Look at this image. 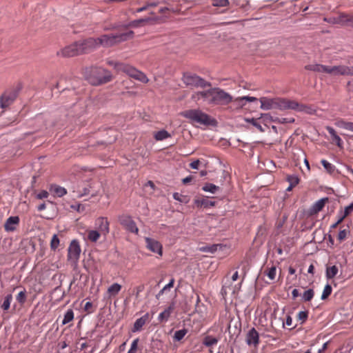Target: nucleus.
Listing matches in <instances>:
<instances>
[{"label":"nucleus","mask_w":353,"mask_h":353,"mask_svg":"<svg viewBox=\"0 0 353 353\" xmlns=\"http://www.w3.org/2000/svg\"><path fill=\"white\" fill-rule=\"evenodd\" d=\"M259 101L261 102V108L264 110L276 109L280 110H294L307 114H313L315 112V110L312 106L286 99L261 97Z\"/></svg>","instance_id":"1"},{"label":"nucleus","mask_w":353,"mask_h":353,"mask_svg":"<svg viewBox=\"0 0 353 353\" xmlns=\"http://www.w3.org/2000/svg\"><path fill=\"white\" fill-rule=\"evenodd\" d=\"M305 70L317 73H325L330 76H353V68L346 65H325L322 64H309L305 66Z\"/></svg>","instance_id":"2"},{"label":"nucleus","mask_w":353,"mask_h":353,"mask_svg":"<svg viewBox=\"0 0 353 353\" xmlns=\"http://www.w3.org/2000/svg\"><path fill=\"white\" fill-rule=\"evenodd\" d=\"M84 76L94 85L106 83L112 79L111 72L101 67L86 68L84 70Z\"/></svg>","instance_id":"3"},{"label":"nucleus","mask_w":353,"mask_h":353,"mask_svg":"<svg viewBox=\"0 0 353 353\" xmlns=\"http://www.w3.org/2000/svg\"><path fill=\"white\" fill-rule=\"evenodd\" d=\"M108 63L110 65H112L118 72H124L130 77L134 78L138 81H140L142 83H146L149 81V79L144 73L137 70L132 65L123 63L113 61H109Z\"/></svg>","instance_id":"4"},{"label":"nucleus","mask_w":353,"mask_h":353,"mask_svg":"<svg viewBox=\"0 0 353 353\" xmlns=\"http://www.w3.org/2000/svg\"><path fill=\"white\" fill-rule=\"evenodd\" d=\"M133 34L132 31L128 32L126 33L123 34H103L100 37L96 38L97 47L99 48L101 46L103 48H109L111 47L121 41L126 40L128 38L130 37Z\"/></svg>","instance_id":"5"},{"label":"nucleus","mask_w":353,"mask_h":353,"mask_svg":"<svg viewBox=\"0 0 353 353\" xmlns=\"http://www.w3.org/2000/svg\"><path fill=\"white\" fill-rule=\"evenodd\" d=\"M208 103L214 105H227L232 101V97L219 88L208 90Z\"/></svg>","instance_id":"6"},{"label":"nucleus","mask_w":353,"mask_h":353,"mask_svg":"<svg viewBox=\"0 0 353 353\" xmlns=\"http://www.w3.org/2000/svg\"><path fill=\"white\" fill-rule=\"evenodd\" d=\"M181 115L193 123L203 125H210L212 123L210 117L200 110H188L183 112Z\"/></svg>","instance_id":"7"},{"label":"nucleus","mask_w":353,"mask_h":353,"mask_svg":"<svg viewBox=\"0 0 353 353\" xmlns=\"http://www.w3.org/2000/svg\"><path fill=\"white\" fill-rule=\"evenodd\" d=\"M81 250L79 243L77 240H72L68 249V260L72 265H77Z\"/></svg>","instance_id":"8"},{"label":"nucleus","mask_w":353,"mask_h":353,"mask_svg":"<svg viewBox=\"0 0 353 353\" xmlns=\"http://www.w3.org/2000/svg\"><path fill=\"white\" fill-rule=\"evenodd\" d=\"M183 81L186 85L205 88L210 83L197 75L186 73L183 74Z\"/></svg>","instance_id":"9"},{"label":"nucleus","mask_w":353,"mask_h":353,"mask_svg":"<svg viewBox=\"0 0 353 353\" xmlns=\"http://www.w3.org/2000/svg\"><path fill=\"white\" fill-rule=\"evenodd\" d=\"M118 221L119 223L127 231L137 234L139 233V228H137L136 223L132 219V216L128 214H121L118 216Z\"/></svg>","instance_id":"10"},{"label":"nucleus","mask_w":353,"mask_h":353,"mask_svg":"<svg viewBox=\"0 0 353 353\" xmlns=\"http://www.w3.org/2000/svg\"><path fill=\"white\" fill-rule=\"evenodd\" d=\"M81 54L78 41L74 42L73 43L68 45L60 50L57 51V55L58 57L68 58L75 56H78Z\"/></svg>","instance_id":"11"},{"label":"nucleus","mask_w":353,"mask_h":353,"mask_svg":"<svg viewBox=\"0 0 353 353\" xmlns=\"http://www.w3.org/2000/svg\"><path fill=\"white\" fill-rule=\"evenodd\" d=\"M77 41L81 54L89 53L98 48L96 38L90 37Z\"/></svg>","instance_id":"12"},{"label":"nucleus","mask_w":353,"mask_h":353,"mask_svg":"<svg viewBox=\"0 0 353 353\" xmlns=\"http://www.w3.org/2000/svg\"><path fill=\"white\" fill-rule=\"evenodd\" d=\"M145 247L150 251L158 254L159 256L163 255V246L161 243L150 237L145 238Z\"/></svg>","instance_id":"13"},{"label":"nucleus","mask_w":353,"mask_h":353,"mask_svg":"<svg viewBox=\"0 0 353 353\" xmlns=\"http://www.w3.org/2000/svg\"><path fill=\"white\" fill-rule=\"evenodd\" d=\"M17 97L14 91H6L0 97V106L1 108H6L10 105Z\"/></svg>","instance_id":"14"},{"label":"nucleus","mask_w":353,"mask_h":353,"mask_svg":"<svg viewBox=\"0 0 353 353\" xmlns=\"http://www.w3.org/2000/svg\"><path fill=\"white\" fill-rule=\"evenodd\" d=\"M109 221L105 217H99L95 221V227L97 231H99L101 235L106 236L110 232Z\"/></svg>","instance_id":"15"},{"label":"nucleus","mask_w":353,"mask_h":353,"mask_svg":"<svg viewBox=\"0 0 353 353\" xmlns=\"http://www.w3.org/2000/svg\"><path fill=\"white\" fill-rule=\"evenodd\" d=\"M245 341L248 345L254 347H257L260 341L259 334L256 330L254 327L250 329L246 334Z\"/></svg>","instance_id":"16"},{"label":"nucleus","mask_w":353,"mask_h":353,"mask_svg":"<svg viewBox=\"0 0 353 353\" xmlns=\"http://www.w3.org/2000/svg\"><path fill=\"white\" fill-rule=\"evenodd\" d=\"M353 211V203L350 205L345 208L343 212L340 211L338 213V220L336 223L331 225V228L335 229L337 226L347 216H349Z\"/></svg>","instance_id":"17"},{"label":"nucleus","mask_w":353,"mask_h":353,"mask_svg":"<svg viewBox=\"0 0 353 353\" xmlns=\"http://www.w3.org/2000/svg\"><path fill=\"white\" fill-rule=\"evenodd\" d=\"M19 224V218L17 216H10L4 224V229L7 232H13L16 230Z\"/></svg>","instance_id":"18"},{"label":"nucleus","mask_w":353,"mask_h":353,"mask_svg":"<svg viewBox=\"0 0 353 353\" xmlns=\"http://www.w3.org/2000/svg\"><path fill=\"white\" fill-rule=\"evenodd\" d=\"M149 321V314L146 313L141 318L136 320L134 323L132 332H137L141 330L144 325Z\"/></svg>","instance_id":"19"},{"label":"nucleus","mask_w":353,"mask_h":353,"mask_svg":"<svg viewBox=\"0 0 353 353\" xmlns=\"http://www.w3.org/2000/svg\"><path fill=\"white\" fill-rule=\"evenodd\" d=\"M328 200L327 197H325L315 202L310 209V214H316L321 211L325 207V205L328 202Z\"/></svg>","instance_id":"20"},{"label":"nucleus","mask_w":353,"mask_h":353,"mask_svg":"<svg viewBox=\"0 0 353 353\" xmlns=\"http://www.w3.org/2000/svg\"><path fill=\"white\" fill-rule=\"evenodd\" d=\"M325 128L331 136L332 142L334 143L339 148H343V142L341 137L336 134L335 130L330 126H326Z\"/></svg>","instance_id":"21"},{"label":"nucleus","mask_w":353,"mask_h":353,"mask_svg":"<svg viewBox=\"0 0 353 353\" xmlns=\"http://www.w3.org/2000/svg\"><path fill=\"white\" fill-rule=\"evenodd\" d=\"M49 191L54 196L62 197L67 194V190L60 185L56 184H51L49 188Z\"/></svg>","instance_id":"22"},{"label":"nucleus","mask_w":353,"mask_h":353,"mask_svg":"<svg viewBox=\"0 0 353 353\" xmlns=\"http://www.w3.org/2000/svg\"><path fill=\"white\" fill-rule=\"evenodd\" d=\"M90 184H82L81 185L78 186V188L77 190H73V192L77 193V196L78 198H81L83 196H85L90 193Z\"/></svg>","instance_id":"23"},{"label":"nucleus","mask_w":353,"mask_h":353,"mask_svg":"<svg viewBox=\"0 0 353 353\" xmlns=\"http://www.w3.org/2000/svg\"><path fill=\"white\" fill-rule=\"evenodd\" d=\"M121 288L122 286L117 283H114L111 285L107 290V295L108 298L110 299L113 296H116L119 293Z\"/></svg>","instance_id":"24"},{"label":"nucleus","mask_w":353,"mask_h":353,"mask_svg":"<svg viewBox=\"0 0 353 353\" xmlns=\"http://www.w3.org/2000/svg\"><path fill=\"white\" fill-rule=\"evenodd\" d=\"M173 306L170 305L163 312H161L158 317L159 321H160L161 322L168 321L171 313L173 311Z\"/></svg>","instance_id":"25"},{"label":"nucleus","mask_w":353,"mask_h":353,"mask_svg":"<svg viewBox=\"0 0 353 353\" xmlns=\"http://www.w3.org/2000/svg\"><path fill=\"white\" fill-rule=\"evenodd\" d=\"M208 90L203 91V92H197L194 93L192 95V99L196 102L199 101L200 99H203V101H208Z\"/></svg>","instance_id":"26"},{"label":"nucleus","mask_w":353,"mask_h":353,"mask_svg":"<svg viewBox=\"0 0 353 353\" xmlns=\"http://www.w3.org/2000/svg\"><path fill=\"white\" fill-rule=\"evenodd\" d=\"M101 234L96 230H90L87 231V239L91 242H97Z\"/></svg>","instance_id":"27"},{"label":"nucleus","mask_w":353,"mask_h":353,"mask_svg":"<svg viewBox=\"0 0 353 353\" xmlns=\"http://www.w3.org/2000/svg\"><path fill=\"white\" fill-rule=\"evenodd\" d=\"M256 100L257 99L256 97L245 96L235 99L234 102H236L240 107H243L245 105V103H244L245 101L248 102H253Z\"/></svg>","instance_id":"28"},{"label":"nucleus","mask_w":353,"mask_h":353,"mask_svg":"<svg viewBox=\"0 0 353 353\" xmlns=\"http://www.w3.org/2000/svg\"><path fill=\"white\" fill-rule=\"evenodd\" d=\"M218 247H221V245L220 244H212V245H204V246L199 247V250L201 252L213 254L217 250Z\"/></svg>","instance_id":"29"},{"label":"nucleus","mask_w":353,"mask_h":353,"mask_svg":"<svg viewBox=\"0 0 353 353\" xmlns=\"http://www.w3.org/2000/svg\"><path fill=\"white\" fill-rule=\"evenodd\" d=\"M218 341L219 340L216 338L208 335L204 337L203 344L206 347H212L216 345L218 343Z\"/></svg>","instance_id":"30"},{"label":"nucleus","mask_w":353,"mask_h":353,"mask_svg":"<svg viewBox=\"0 0 353 353\" xmlns=\"http://www.w3.org/2000/svg\"><path fill=\"white\" fill-rule=\"evenodd\" d=\"M344 18V16L342 15V12L339 14V16L338 17H324L323 21L325 22H327L329 23L332 24H340L343 26V19Z\"/></svg>","instance_id":"31"},{"label":"nucleus","mask_w":353,"mask_h":353,"mask_svg":"<svg viewBox=\"0 0 353 353\" xmlns=\"http://www.w3.org/2000/svg\"><path fill=\"white\" fill-rule=\"evenodd\" d=\"M339 272V269L336 265L327 267L326 277L328 279H333Z\"/></svg>","instance_id":"32"},{"label":"nucleus","mask_w":353,"mask_h":353,"mask_svg":"<svg viewBox=\"0 0 353 353\" xmlns=\"http://www.w3.org/2000/svg\"><path fill=\"white\" fill-rule=\"evenodd\" d=\"M195 204L199 206H203L204 208H208L210 206H214L215 202L210 201L208 199H196L195 200Z\"/></svg>","instance_id":"33"},{"label":"nucleus","mask_w":353,"mask_h":353,"mask_svg":"<svg viewBox=\"0 0 353 353\" xmlns=\"http://www.w3.org/2000/svg\"><path fill=\"white\" fill-rule=\"evenodd\" d=\"M264 274L270 279L274 280L276 277V268L275 265H272L270 268H267L265 271Z\"/></svg>","instance_id":"34"},{"label":"nucleus","mask_w":353,"mask_h":353,"mask_svg":"<svg viewBox=\"0 0 353 353\" xmlns=\"http://www.w3.org/2000/svg\"><path fill=\"white\" fill-rule=\"evenodd\" d=\"M202 190L205 192L215 194L219 190V187L214 184L208 183L203 186Z\"/></svg>","instance_id":"35"},{"label":"nucleus","mask_w":353,"mask_h":353,"mask_svg":"<svg viewBox=\"0 0 353 353\" xmlns=\"http://www.w3.org/2000/svg\"><path fill=\"white\" fill-rule=\"evenodd\" d=\"M74 319V312L72 309H69L66 311L64 314L63 319L62 321V325L68 324Z\"/></svg>","instance_id":"36"},{"label":"nucleus","mask_w":353,"mask_h":353,"mask_svg":"<svg viewBox=\"0 0 353 353\" xmlns=\"http://www.w3.org/2000/svg\"><path fill=\"white\" fill-rule=\"evenodd\" d=\"M12 301V295L11 294L6 295L4 298V301L2 305H1V309L3 310L4 311L8 310L10 307V303Z\"/></svg>","instance_id":"37"},{"label":"nucleus","mask_w":353,"mask_h":353,"mask_svg":"<svg viewBox=\"0 0 353 353\" xmlns=\"http://www.w3.org/2000/svg\"><path fill=\"white\" fill-rule=\"evenodd\" d=\"M342 15L344 16L343 19V26H350L353 28V14H349L345 12H342Z\"/></svg>","instance_id":"38"},{"label":"nucleus","mask_w":353,"mask_h":353,"mask_svg":"<svg viewBox=\"0 0 353 353\" xmlns=\"http://www.w3.org/2000/svg\"><path fill=\"white\" fill-rule=\"evenodd\" d=\"M168 137H170V134L166 130H160L155 133L154 138L157 141H162Z\"/></svg>","instance_id":"39"},{"label":"nucleus","mask_w":353,"mask_h":353,"mask_svg":"<svg viewBox=\"0 0 353 353\" xmlns=\"http://www.w3.org/2000/svg\"><path fill=\"white\" fill-rule=\"evenodd\" d=\"M188 333V330L186 329L179 330L175 332L174 334V340L176 341H179L183 339L185 334Z\"/></svg>","instance_id":"40"},{"label":"nucleus","mask_w":353,"mask_h":353,"mask_svg":"<svg viewBox=\"0 0 353 353\" xmlns=\"http://www.w3.org/2000/svg\"><path fill=\"white\" fill-rule=\"evenodd\" d=\"M321 163L323 168L327 171L329 173H332L334 171L335 167L332 163L326 161L325 159H322Z\"/></svg>","instance_id":"41"},{"label":"nucleus","mask_w":353,"mask_h":353,"mask_svg":"<svg viewBox=\"0 0 353 353\" xmlns=\"http://www.w3.org/2000/svg\"><path fill=\"white\" fill-rule=\"evenodd\" d=\"M314 295V292L312 289H309L304 292L303 294V299L304 301H310Z\"/></svg>","instance_id":"42"},{"label":"nucleus","mask_w":353,"mask_h":353,"mask_svg":"<svg viewBox=\"0 0 353 353\" xmlns=\"http://www.w3.org/2000/svg\"><path fill=\"white\" fill-rule=\"evenodd\" d=\"M308 318L307 311H301L297 314V320L300 321L301 324H303Z\"/></svg>","instance_id":"43"},{"label":"nucleus","mask_w":353,"mask_h":353,"mask_svg":"<svg viewBox=\"0 0 353 353\" xmlns=\"http://www.w3.org/2000/svg\"><path fill=\"white\" fill-rule=\"evenodd\" d=\"M332 288L330 284H327L323 291L321 299L325 300L332 293Z\"/></svg>","instance_id":"44"},{"label":"nucleus","mask_w":353,"mask_h":353,"mask_svg":"<svg viewBox=\"0 0 353 353\" xmlns=\"http://www.w3.org/2000/svg\"><path fill=\"white\" fill-rule=\"evenodd\" d=\"M59 239L57 234H54L50 241V248L52 250H56L59 245Z\"/></svg>","instance_id":"45"},{"label":"nucleus","mask_w":353,"mask_h":353,"mask_svg":"<svg viewBox=\"0 0 353 353\" xmlns=\"http://www.w3.org/2000/svg\"><path fill=\"white\" fill-rule=\"evenodd\" d=\"M350 233V231L347 228L341 230L338 234V240L341 242L344 241Z\"/></svg>","instance_id":"46"},{"label":"nucleus","mask_w":353,"mask_h":353,"mask_svg":"<svg viewBox=\"0 0 353 353\" xmlns=\"http://www.w3.org/2000/svg\"><path fill=\"white\" fill-rule=\"evenodd\" d=\"M16 300L21 305L26 301V290L21 291L16 296Z\"/></svg>","instance_id":"47"},{"label":"nucleus","mask_w":353,"mask_h":353,"mask_svg":"<svg viewBox=\"0 0 353 353\" xmlns=\"http://www.w3.org/2000/svg\"><path fill=\"white\" fill-rule=\"evenodd\" d=\"M287 181L292 186L295 187L299 183V179L296 175H289L287 177Z\"/></svg>","instance_id":"48"},{"label":"nucleus","mask_w":353,"mask_h":353,"mask_svg":"<svg viewBox=\"0 0 353 353\" xmlns=\"http://www.w3.org/2000/svg\"><path fill=\"white\" fill-rule=\"evenodd\" d=\"M150 18H144L138 20H134L130 23V26L133 27L141 26H143L145 23L148 22Z\"/></svg>","instance_id":"49"},{"label":"nucleus","mask_w":353,"mask_h":353,"mask_svg":"<svg viewBox=\"0 0 353 353\" xmlns=\"http://www.w3.org/2000/svg\"><path fill=\"white\" fill-rule=\"evenodd\" d=\"M212 5L216 7H225L229 5L228 0H212Z\"/></svg>","instance_id":"50"},{"label":"nucleus","mask_w":353,"mask_h":353,"mask_svg":"<svg viewBox=\"0 0 353 353\" xmlns=\"http://www.w3.org/2000/svg\"><path fill=\"white\" fill-rule=\"evenodd\" d=\"M348 123H349V121H346L344 119H339L335 122V125L340 128L346 130Z\"/></svg>","instance_id":"51"},{"label":"nucleus","mask_w":353,"mask_h":353,"mask_svg":"<svg viewBox=\"0 0 353 353\" xmlns=\"http://www.w3.org/2000/svg\"><path fill=\"white\" fill-rule=\"evenodd\" d=\"M83 310L88 314L92 313L94 312L92 303L90 301L86 302L83 306Z\"/></svg>","instance_id":"52"},{"label":"nucleus","mask_w":353,"mask_h":353,"mask_svg":"<svg viewBox=\"0 0 353 353\" xmlns=\"http://www.w3.org/2000/svg\"><path fill=\"white\" fill-rule=\"evenodd\" d=\"M138 341H139L138 339H134L132 341V343L131 344L130 349L128 350V353H136L137 350Z\"/></svg>","instance_id":"53"},{"label":"nucleus","mask_w":353,"mask_h":353,"mask_svg":"<svg viewBox=\"0 0 353 353\" xmlns=\"http://www.w3.org/2000/svg\"><path fill=\"white\" fill-rule=\"evenodd\" d=\"M173 198L176 201H179L180 202H186V196L178 192L173 194Z\"/></svg>","instance_id":"54"},{"label":"nucleus","mask_w":353,"mask_h":353,"mask_svg":"<svg viewBox=\"0 0 353 353\" xmlns=\"http://www.w3.org/2000/svg\"><path fill=\"white\" fill-rule=\"evenodd\" d=\"M49 196V193L46 190H41L39 193L37 194V198L39 199H46Z\"/></svg>","instance_id":"55"},{"label":"nucleus","mask_w":353,"mask_h":353,"mask_svg":"<svg viewBox=\"0 0 353 353\" xmlns=\"http://www.w3.org/2000/svg\"><path fill=\"white\" fill-rule=\"evenodd\" d=\"M199 165H200V161L197 159V160L194 161L192 163H190V167L192 169H198Z\"/></svg>","instance_id":"56"},{"label":"nucleus","mask_w":353,"mask_h":353,"mask_svg":"<svg viewBox=\"0 0 353 353\" xmlns=\"http://www.w3.org/2000/svg\"><path fill=\"white\" fill-rule=\"evenodd\" d=\"M71 208H72V209H74V210H77V211H78L79 212L83 211V210H84V207L82 205H81V204L72 205H71Z\"/></svg>","instance_id":"57"},{"label":"nucleus","mask_w":353,"mask_h":353,"mask_svg":"<svg viewBox=\"0 0 353 353\" xmlns=\"http://www.w3.org/2000/svg\"><path fill=\"white\" fill-rule=\"evenodd\" d=\"M252 123L253 124V125H254L256 128H257L259 130V131H261V132L265 131V130L263 128L261 125L259 124L256 120L252 119Z\"/></svg>","instance_id":"58"},{"label":"nucleus","mask_w":353,"mask_h":353,"mask_svg":"<svg viewBox=\"0 0 353 353\" xmlns=\"http://www.w3.org/2000/svg\"><path fill=\"white\" fill-rule=\"evenodd\" d=\"M170 288H171L168 285V284L165 285L163 288L158 293V294L157 295V298L159 299L161 295H162L165 292L170 290Z\"/></svg>","instance_id":"59"},{"label":"nucleus","mask_w":353,"mask_h":353,"mask_svg":"<svg viewBox=\"0 0 353 353\" xmlns=\"http://www.w3.org/2000/svg\"><path fill=\"white\" fill-rule=\"evenodd\" d=\"M300 295L299 292L297 289H294L292 292V296L293 299L297 298Z\"/></svg>","instance_id":"60"},{"label":"nucleus","mask_w":353,"mask_h":353,"mask_svg":"<svg viewBox=\"0 0 353 353\" xmlns=\"http://www.w3.org/2000/svg\"><path fill=\"white\" fill-rule=\"evenodd\" d=\"M285 324L288 326H291L292 325V318L290 315L286 318Z\"/></svg>","instance_id":"61"},{"label":"nucleus","mask_w":353,"mask_h":353,"mask_svg":"<svg viewBox=\"0 0 353 353\" xmlns=\"http://www.w3.org/2000/svg\"><path fill=\"white\" fill-rule=\"evenodd\" d=\"M347 90L350 92H353V80L348 81V83L347 84Z\"/></svg>","instance_id":"62"},{"label":"nucleus","mask_w":353,"mask_h":353,"mask_svg":"<svg viewBox=\"0 0 353 353\" xmlns=\"http://www.w3.org/2000/svg\"><path fill=\"white\" fill-rule=\"evenodd\" d=\"M192 180V176H188L183 179V183L187 184Z\"/></svg>","instance_id":"63"},{"label":"nucleus","mask_w":353,"mask_h":353,"mask_svg":"<svg viewBox=\"0 0 353 353\" xmlns=\"http://www.w3.org/2000/svg\"><path fill=\"white\" fill-rule=\"evenodd\" d=\"M347 130L353 132V122H349L347 127Z\"/></svg>","instance_id":"64"}]
</instances>
